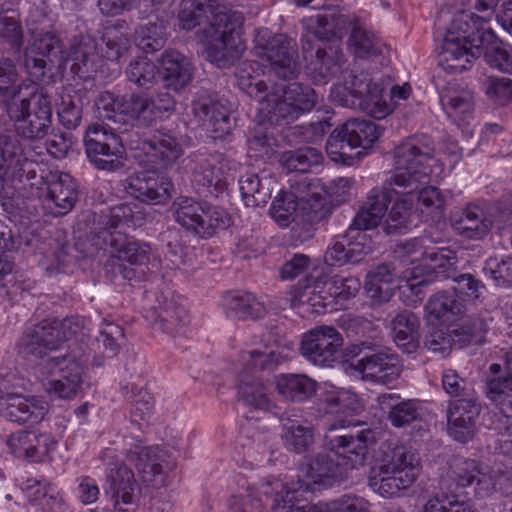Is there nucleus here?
<instances>
[{
  "instance_id": "obj_1",
  "label": "nucleus",
  "mask_w": 512,
  "mask_h": 512,
  "mask_svg": "<svg viewBox=\"0 0 512 512\" xmlns=\"http://www.w3.org/2000/svg\"><path fill=\"white\" fill-rule=\"evenodd\" d=\"M350 422L340 420L330 424L324 437L328 451L306 456L301 467L303 478L294 484H287L280 479L262 483L253 498L256 509L269 507L272 512H279L285 506L296 505L301 492H311L314 485H330V480L341 479L347 469H355L365 464L368 445L376 442L375 432L363 429L356 434L341 433Z\"/></svg>"
},
{
  "instance_id": "obj_2",
  "label": "nucleus",
  "mask_w": 512,
  "mask_h": 512,
  "mask_svg": "<svg viewBox=\"0 0 512 512\" xmlns=\"http://www.w3.org/2000/svg\"><path fill=\"white\" fill-rule=\"evenodd\" d=\"M178 19L182 29L191 30L204 22L206 59L217 67H229L243 51L240 30L244 21L239 11L223 7L213 9L207 0H182Z\"/></svg>"
},
{
  "instance_id": "obj_3",
  "label": "nucleus",
  "mask_w": 512,
  "mask_h": 512,
  "mask_svg": "<svg viewBox=\"0 0 512 512\" xmlns=\"http://www.w3.org/2000/svg\"><path fill=\"white\" fill-rule=\"evenodd\" d=\"M301 47L307 72L316 84H325L341 72V37L331 15L318 14L306 21Z\"/></svg>"
},
{
  "instance_id": "obj_4",
  "label": "nucleus",
  "mask_w": 512,
  "mask_h": 512,
  "mask_svg": "<svg viewBox=\"0 0 512 512\" xmlns=\"http://www.w3.org/2000/svg\"><path fill=\"white\" fill-rule=\"evenodd\" d=\"M484 24L483 18L472 12L454 15L443 38L439 60L443 69L461 73L468 69L472 59L482 54L484 46L495 37Z\"/></svg>"
},
{
  "instance_id": "obj_5",
  "label": "nucleus",
  "mask_w": 512,
  "mask_h": 512,
  "mask_svg": "<svg viewBox=\"0 0 512 512\" xmlns=\"http://www.w3.org/2000/svg\"><path fill=\"white\" fill-rule=\"evenodd\" d=\"M376 466L368 476V486L385 498L409 488L420 472L417 454L404 445L384 442L376 455Z\"/></svg>"
},
{
  "instance_id": "obj_6",
  "label": "nucleus",
  "mask_w": 512,
  "mask_h": 512,
  "mask_svg": "<svg viewBox=\"0 0 512 512\" xmlns=\"http://www.w3.org/2000/svg\"><path fill=\"white\" fill-rule=\"evenodd\" d=\"M507 475L499 470H493L480 462L465 458L462 456H452L448 460V470L440 478L439 487L442 491L443 499H439L446 506L449 502L460 501V490L466 487L474 486L475 495L479 498H486L497 491H502L503 481H506Z\"/></svg>"
},
{
  "instance_id": "obj_7",
  "label": "nucleus",
  "mask_w": 512,
  "mask_h": 512,
  "mask_svg": "<svg viewBox=\"0 0 512 512\" xmlns=\"http://www.w3.org/2000/svg\"><path fill=\"white\" fill-rule=\"evenodd\" d=\"M434 155L430 137L421 135L408 138L395 150V169L387 178V188L412 194L422 184H427L430 169L428 162Z\"/></svg>"
},
{
  "instance_id": "obj_8",
  "label": "nucleus",
  "mask_w": 512,
  "mask_h": 512,
  "mask_svg": "<svg viewBox=\"0 0 512 512\" xmlns=\"http://www.w3.org/2000/svg\"><path fill=\"white\" fill-rule=\"evenodd\" d=\"M85 328V320L79 316L46 319L23 332L16 343V352L25 361L43 359L58 350L61 344L76 337Z\"/></svg>"
},
{
  "instance_id": "obj_9",
  "label": "nucleus",
  "mask_w": 512,
  "mask_h": 512,
  "mask_svg": "<svg viewBox=\"0 0 512 512\" xmlns=\"http://www.w3.org/2000/svg\"><path fill=\"white\" fill-rule=\"evenodd\" d=\"M330 98L334 104L359 109L375 119H383L392 111V105L384 99L381 84L364 70H352L343 84H334Z\"/></svg>"
},
{
  "instance_id": "obj_10",
  "label": "nucleus",
  "mask_w": 512,
  "mask_h": 512,
  "mask_svg": "<svg viewBox=\"0 0 512 512\" xmlns=\"http://www.w3.org/2000/svg\"><path fill=\"white\" fill-rule=\"evenodd\" d=\"M129 206L113 207L109 215L100 216L97 226L91 231L90 241L98 250L111 248L114 257L130 265H145L149 262L151 248L146 243L128 240L121 227Z\"/></svg>"
},
{
  "instance_id": "obj_11",
  "label": "nucleus",
  "mask_w": 512,
  "mask_h": 512,
  "mask_svg": "<svg viewBox=\"0 0 512 512\" xmlns=\"http://www.w3.org/2000/svg\"><path fill=\"white\" fill-rule=\"evenodd\" d=\"M380 134V127L371 120L349 119L330 134L326 152L332 161L350 166L367 154Z\"/></svg>"
},
{
  "instance_id": "obj_12",
  "label": "nucleus",
  "mask_w": 512,
  "mask_h": 512,
  "mask_svg": "<svg viewBox=\"0 0 512 512\" xmlns=\"http://www.w3.org/2000/svg\"><path fill=\"white\" fill-rule=\"evenodd\" d=\"M28 362L35 365L36 374L43 376L42 386L48 394L69 400L79 392L85 361L75 352L59 356L48 353L43 359Z\"/></svg>"
},
{
  "instance_id": "obj_13",
  "label": "nucleus",
  "mask_w": 512,
  "mask_h": 512,
  "mask_svg": "<svg viewBox=\"0 0 512 512\" xmlns=\"http://www.w3.org/2000/svg\"><path fill=\"white\" fill-rule=\"evenodd\" d=\"M8 117L14 122L17 136L27 140L42 139L52 125L51 98L43 91H35L25 98L19 96L8 106Z\"/></svg>"
},
{
  "instance_id": "obj_14",
  "label": "nucleus",
  "mask_w": 512,
  "mask_h": 512,
  "mask_svg": "<svg viewBox=\"0 0 512 512\" xmlns=\"http://www.w3.org/2000/svg\"><path fill=\"white\" fill-rule=\"evenodd\" d=\"M172 212L181 227L204 239L230 225V217L222 208L186 196L173 202Z\"/></svg>"
},
{
  "instance_id": "obj_15",
  "label": "nucleus",
  "mask_w": 512,
  "mask_h": 512,
  "mask_svg": "<svg viewBox=\"0 0 512 512\" xmlns=\"http://www.w3.org/2000/svg\"><path fill=\"white\" fill-rule=\"evenodd\" d=\"M352 352L361 357L355 363H351L350 368L364 381L389 385L397 380L402 372L403 366L399 356L388 347L362 341L354 346Z\"/></svg>"
},
{
  "instance_id": "obj_16",
  "label": "nucleus",
  "mask_w": 512,
  "mask_h": 512,
  "mask_svg": "<svg viewBox=\"0 0 512 512\" xmlns=\"http://www.w3.org/2000/svg\"><path fill=\"white\" fill-rule=\"evenodd\" d=\"M127 129L107 127L104 124H90L84 134L83 144L89 162L98 170L116 171L124 166L122 137Z\"/></svg>"
},
{
  "instance_id": "obj_17",
  "label": "nucleus",
  "mask_w": 512,
  "mask_h": 512,
  "mask_svg": "<svg viewBox=\"0 0 512 512\" xmlns=\"http://www.w3.org/2000/svg\"><path fill=\"white\" fill-rule=\"evenodd\" d=\"M260 100L266 103L265 108L271 122L284 120L289 123L315 107L317 94L309 85L294 82L275 85Z\"/></svg>"
},
{
  "instance_id": "obj_18",
  "label": "nucleus",
  "mask_w": 512,
  "mask_h": 512,
  "mask_svg": "<svg viewBox=\"0 0 512 512\" xmlns=\"http://www.w3.org/2000/svg\"><path fill=\"white\" fill-rule=\"evenodd\" d=\"M254 54L270 63L272 72L280 79L291 80L298 76L300 63L295 42L284 34H274L268 29L257 31Z\"/></svg>"
},
{
  "instance_id": "obj_19",
  "label": "nucleus",
  "mask_w": 512,
  "mask_h": 512,
  "mask_svg": "<svg viewBox=\"0 0 512 512\" xmlns=\"http://www.w3.org/2000/svg\"><path fill=\"white\" fill-rule=\"evenodd\" d=\"M355 185L352 177H337L328 184L320 179H303V186L306 188L302 196L303 208L308 211L310 224H317L326 219L331 211V202L340 204L350 196Z\"/></svg>"
},
{
  "instance_id": "obj_20",
  "label": "nucleus",
  "mask_w": 512,
  "mask_h": 512,
  "mask_svg": "<svg viewBox=\"0 0 512 512\" xmlns=\"http://www.w3.org/2000/svg\"><path fill=\"white\" fill-rule=\"evenodd\" d=\"M101 458L107 462L105 493L115 512H133L140 496V487L126 463L115 460V449L108 447Z\"/></svg>"
},
{
  "instance_id": "obj_21",
  "label": "nucleus",
  "mask_w": 512,
  "mask_h": 512,
  "mask_svg": "<svg viewBox=\"0 0 512 512\" xmlns=\"http://www.w3.org/2000/svg\"><path fill=\"white\" fill-rule=\"evenodd\" d=\"M24 66L32 82L45 81L54 67L65 66V51L60 39L52 32L34 34L24 53Z\"/></svg>"
},
{
  "instance_id": "obj_22",
  "label": "nucleus",
  "mask_w": 512,
  "mask_h": 512,
  "mask_svg": "<svg viewBox=\"0 0 512 512\" xmlns=\"http://www.w3.org/2000/svg\"><path fill=\"white\" fill-rule=\"evenodd\" d=\"M344 338L333 326H319L304 333L300 342V354L309 362L330 367L342 353Z\"/></svg>"
},
{
  "instance_id": "obj_23",
  "label": "nucleus",
  "mask_w": 512,
  "mask_h": 512,
  "mask_svg": "<svg viewBox=\"0 0 512 512\" xmlns=\"http://www.w3.org/2000/svg\"><path fill=\"white\" fill-rule=\"evenodd\" d=\"M123 188L143 203L158 204L170 197L173 185L156 170H142L129 175L123 182Z\"/></svg>"
},
{
  "instance_id": "obj_24",
  "label": "nucleus",
  "mask_w": 512,
  "mask_h": 512,
  "mask_svg": "<svg viewBox=\"0 0 512 512\" xmlns=\"http://www.w3.org/2000/svg\"><path fill=\"white\" fill-rule=\"evenodd\" d=\"M371 251V240L363 232L348 228L346 233L338 236L327 246L324 261L329 266L357 264Z\"/></svg>"
},
{
  "instance_id": "obj_25",
  "label": "nucleus",
  "mask_w": 512,
  "mask_h": 512,
  "mask_svg": "<svg viewBox=\"0 0 512 512\" xmlns=\"http://www.w3.org/2000/svg\"><path fill=\"white\" fill-rule=\"evenodd\" d=\"M480 412L481 405L476 395L450 401L447 410L448 434L460 443L472 440Z\"/></svg>"
},
{
  "instance_id": "obj_26",
  "label": "nucleus",
  "mask_w": 512,
  "mask_h": 512,
  "mask_svg": "<svg viewBox=\"0 0 512 512\" xmlns=\"http://www.w3.org/2000/svg\"><path fill=\"white\" fill-rule=\"evenodd\" d=\"M226 162L222 154L198 158L192 169V182L198 188L207 191L209 195L218 197L229 185V175L224 173Z\"/></svg>"
},
{
  "instance_id": "obj_27",
  "label": "nucleus",
  "mask_w": 512,
  "mask_h": 512,
  "mask_svg": "<svg viewBox=\"0 0 512 512\" xmlns=\"http://www.w3.org/2000/svg\"><path fill=\"white\" fill-rule=\"evenodd\" d=\"M157 301L158 305L152 306L145 316L153 329L171 336L184 334L190 321L187 309L175 299L163 295L162 300Z\"/></svg>"
},
{
  "instance_id": "obj_28",
  "label": "nucleus",
  "mask_w": 512,
  "mask_h": 512,
  "mask_svg": "<svg viewBox=\"0 0 512 512\" xmlns=\"http://www.w3.org/2000/svg\"><path fill=\"white\" fill-rule=\"evenodd\" d=\"M402 261L414 263L423 259L430 270L435 272H450L454 270V251L449 248H431L425 250L421 240L412 238L396 245L394 250Z\"/></svg>"
},
{
  "instance_id": "obj_29",
  "label": "nucleus",
  "mask_w": 512,
  "mask_h": 512,
  "mask_svg": "<svg viewBox=\"0 0 512 512\" xmlns=\"http://www.w3.org/2000/svg\"><path fill=\"white\" fill-rule=\"evenodd\" d=\"M192 110L214 133L215 138H223L230 134L233 124L229 111L215 95L207 91L198 92L192 102Z\"/></svg>"
},
{
  "instance_id": "obj_30",
  "label": "nucleus",
  "mask_w": 512,
  "mask_h": 512,
  "mask_svg": "<svg viewBox=\"0 0 512 512\" xmlns=\"http://www.w3.org/2000/svg\"><path fill=\"white\" fill-rule=\"evenodd\" d=\"M45 186L51 214L63 216L73 209L78 200V187L69 174L48 172L45 177Z\"/></svg>"
},
{
  "instance_id": "obj_31",
  "label": "nucleus",
  "mask_w": 512,
  "mask_h": 512,
  "mask_svg": "<svg viewBox=\"0 0 512 512\" xmlns=\"http://www.w3.org/2000/svg\"><path fill=\"white\" fill-rule=\"evenodd\" d=\"M48 411L46 401L24 395L12 396L0 402V415L10 422L20 425L41 422Z\"/></svg>"
},
{
  "instance_id": "obj_32",
  "label": "nucleus",
  "mask_w": 512,
  "mask_h": 512,
  "mask_svg": "<svg viewBox=\"0 0 512 512\" xmlns=\"http://www.w3.org/2000/svg\"><path fill=\"white\" fill-rule=\"evenodd\" d=\"M135 148L142 149L146 155L159 159L165 167L174 163L183 154L177 138L164 128L157 129L149 135L144 133Z\"/></svg>"
},
{
  "instance_id": "obj_33",
  "label": "nucleus",
  "mask_w": 512,
  "mask_h": 512,
  "mask_svg": "<svg viewBox=\"0 0 512 512\" xmlns=\"http://www.w3.org/2000/svg\"><path fill=\"white\" fill-rule=\"evenodd\" d=\"M485 395L502 412L512 411V368L493 363L485 375Z\"/></svg>"
},
{
  "instance_id": "obj_34",
  "label": "nucleus",
  "mask_w": 512,
  "mask_h": 512,
  "mask_svg": "<svg viewBox=\"0 0 512 512\" xmlns=\"http://www.w3.org/2000/svg\"><path fill=\"white\" fill-rule=\"evenodd\" d=\"M99 44L90 36H75L68 51H65V65L71 62V70L80 78H89L98 66Z\"/></svg>"
},
{
  "instance_id": "obj_35",
  "label": "nucleus",
  "mask_w": 512,
  "mask_h": 512,
  "mask_svg": "<svg viewBox=\"0 0 512 512\" xmlns=\"http://www.w3.org/2000/svg\"><path fill=\"white\" fill-rule=\"evenodd\" d=\"M165 86L179 91L193 80L194 66L191 59L176 50H167L160 59Z\"/></svg>"
},
{
  "instance_id": "obj_36",
  "label": "nucleus",
  "mask_w": 512,
  "mask_h": 512,
  "mask_svg": "<svg viewBox=\"0 0 512 512\" xmlns=\"http://www.w3.org/2000/svg\"><path fill=\"white\" fill-rule=\"evenodd\" d=\"M376 402L392 426L403 428L420 419L418 402L405 399L397 393L380 394Z\"/></svg>"
},
{
  "instance_id": "obj_37",
  "label": "nucleus",
  "mask_w": 512,
  "mask_h": 512,
  "mask_svg": "<svg viewBox=\"0 0 512 512\" xmlns=\"http://www.w3.org/2000/svg\"><path fill=\"white\" fill-rule=\"evenodd\" d=\"M306 188L303 186V180L297 183L295 191L281 190L274 198L269 209L270 216L280 225L288 226L298 215L300 210L303 220L308 221V211L303 208L302 196Z\"/></svg>"
},
{
  "instance_id": "obj_38",
  "label": "nucleus",
  "mask_w": 512,
  "mask_h": 512,
  "mask_svg": "<svg viewBox=\"0 0 512 512\" xmlns=\"http://www.w3.org/2000/svg\"><path fill=\"white\" fill-rule=\"evenodd\" d=\"M26 163H31V160L24 156L17 137L0 135V173L25 185Z\"/></svg>"
},
{
  "instance_id": "obj_39",
  "label": "nucleus",
  "mask_w": 512,
  "mask_h": 512,
  "mask_svg": "<svg viewBox=\"0 0 512 512\" xmlns=\"http://www.w3.org/2000/svg\"><path fill=\"white\" fill-rule=\"evenodd\" d=\"M125 460L134 464L135 468L142 475L144 482L151 483L155 477L162 474L168 465L165 459V452L159 446L141 448L136 446L127 451Z\"/></svg>"
},
{
  "instance_id": "obj_40",
  "label": "nucleus",
  "mask_w": 512,
  "mask_h": 512,
  "mask_svg": "<svg viewBox=\"0 0 512 512\" xmlns=\"http://www.w3.org/2000/svg\"><path fill=\"white\" fill-rule=\"evenodd\" d=\"M237 394L240 401L254 409L271 411L275 406L269 387L260 378L247 371L239 376Z\"/></svg>"
},
{
  "instance_id": "obj_41",
  "label": "nucleus",
  "mask_w": 512,
  "mask_h": 512,
  "mask_svg": "<svg viewBox=\"0 0 512 512\" xmlns=\"http://www.w3.org/2000/svg\"><path fill=\"white\" fill-rule=\"evenodd\" d=\"M330 297L329 290H321L320 282H316L314 285H304L299 282L297 285L291 286L286 292L284 301L290 307L306 305L310 308L311 313L321 314L325 312Z\"/></svg>"
},
{
  "instance_id": "obj_42",
  "label": "nucleus",
  "mask_w": 512,
  "mask_h": 512,
  "mask_svg": "<svg viewBox=\"0 0 512 512\" xmlns=\"http://www.w3.org/2000/svg\"><path fill=\"white\" fill-rule=\"evenodd\" d=\"M222 305L228 317L242 320L261 319L267 314L265 305L249 292H227Z\"/></svg>"
},
{
  "instance_id": "obj_43",
  "label": "nucleus",
  "mask_w": 512,
  "mask_h": 512,
  "mask_svg": "<svg viewBox=\"0 0 512 512\" xmlns=\"http://www.w3.org/2000/svg\"><path fill=\"white\" fill-rule=\"evenodd\" d=\"M391 336L394 343L404 353L410 354L419 346V321L410 311H402L394 316L390 323Z\"/></svg>"
},
{
  "instance_id": "obj_44",
  "label": "nucleus",
  "mask_w": 512,
  "mask_h": 512,
  "mask_svg": "<svg viewBox=\"0 0 512 512\" xmlns=\"http://www.w3.org/2000/svg\"><path fill=\"white\" fill-rule=\"evenodd\" d=\"M280 438L284 447L298 454L306 452L314 443V432L310 425L291 418L289 415L280 416Z\"/></svg>"
},
{
  "instance_id": "obj_45",
  "label": "nucleus",
  "mask_w": 512,
  "mask_h": 512,
  "mask_svg": "<svg viewBox=\"0 0 512 512\" xmlns=\"http://www.w3.org/2000/svg\"><path fill=\"white\" fill-rule=\"evenodd\" d=\"M493 221L486 216L484 210L474 204L463 209L458 218H453L452 226L462 236L470 239H481L486 236Z\"/></svg>"
},
{
  "instance_id": "obj_46",
  "label": "nucleus",
  "mask_w": 512,
  "mask_h": 512,
  "mask_svg": "<svg viewBox=\"0 0 512 512\" xmlns=\"http://www.w3.org/2000/svg\"><path fill=\"white\" fill-rule=\"evenodd\" d=\"M278 393L287 401L303 402L316 392V382L305 374H281L276 378Z\"/></svg>"
},
{
  "instance_id": "obj_47",
  "label": "nucleus",
  "mask_w": 512,
  "mask_h": 512,
  "mask_svg": "<svg viewBox=\"0 0 512 512\" xmlns=\"http://www.w3.org/2000/svg\"><path fill=\"white\" fill-rule=\"evenodd\" d=\"M425 309L430 316L437 320L450 322L464 314L466 305L464 299L454 293L440 291L429 298Z\"/></svg>"
},
{
  "instance_id": "obj_48",
  "label": "nucleus",
  "mask_w": 512,
  "mask_h": 512,
  "mask_svg": "<svg viewBox=\"0 0 512 512\" xmlns=\"http://www.w3.org/2000/svg\"><path fill=\"white\" fill-rule=\"evenodd\" d=\"M395 276L390 265H378L367 274L364 285L367 295L378 303L389 301L395 290Z\"/></svg>"
},
{
  "instance_id": "obj_49",
  "label": "nucleus",
  "mask_w": 512,
  "mask_h": 512,
  "mask_svg": "<svg viewBox=\"0 0 512 512\" xmlns=\"http://www.w3.org/2000/svg\"><path fill=\"white\" fill-rule=\"evenodd\" d=\"M440 102L447 116L458 125L472 118L474 110L472 92L448 89L440 95Z\"/></svg>"
},
{
  "instance_id": "obj_50",
  "label": "nucleus",
  "mask_w": 512,
  "mask_h": 512,
  "mask_svg": "<svg viewBox=\"0 0 512 512\" xmlns=\"http://www.w3.org/2000/svg\"><path fill=\"white\" fill-rule=\"evenodd\" d=\"M242 199L248 207L264 206L271 198V178L245 173L238 181Z\"/></svg>"
},
{
  "instance_id": "obj_51",
  "label": "nucleus",
  "mask_w": 512,
  "mask_h": 512,
  "mask_svg": "<svg viewBox=\"0 0 512 512\" xmlns=\"http://www.w3.org/2000/svg\"><path fill=\"white\" fill-rule=\"evenodd\" d=\"M279 512H369V503L357 495H343L331 504L285 506Z\"/></svg>"
},
{
  "instance_id": "obj_52",
  "label": "nucleus",
  "mask_w": 512,
  "mask_h": 512,
  "mask_svg": "<svg viewBox=\"0 0 512 512\" xmlns=\"http://www.w3.org/2000/svg\"><path fill=\"white\" fill-rule=\"evenodd\" d=\"M383 46L380 38L362 26H354L348 39L349 51L359 59H370L380 55Z\"/></svg>"
},
{
  "instance_id": "obj_53",
  "label": "nucleus",
  "mask_w": 512,
  "mask_h": 512,
  "mask_svg": "<svg viewBox=\"0 0 512 512\" xmlns=\"http://www.w3.org/2000/svg\"><path fill=\"white\" fill-rule=\"evenodd\" d=\"M152 98L143 94L131 93L124 104V110L128 117L143 127L151 126L158 118H162Z\"/></svg>"
},
{
  "instance_id": "obj_54",
  "label": "nucleus",
  "mask_w": 512,
  "mask_h": 512,
  "mask_svg": "<svg viewBox=\"0 0 512 512\" xmlns=\"http://www.w3.org/2000/svg\"><path fill=\"white\" fill-rule=\"evenodd\" d=\"M135 42L145 53H154L166 43V27L163 21L156 19L142 24L135 31Z\"/></svg>"
},
{
  "instance_id": "obj_55",
  "label": "nucleus",
  "mask_w": 512,
  "mask_h": 512,
  "mask_svg": "<svg viewBox=\"0 0 512 512\" xmlns=\"http://www.w3.org/2000/svg\"><path fill=\"white\" fill-rule=\"evenodd\" d=\"M86 93L78 90L62 97L57 109L59 122L67 130H75L82 121Z\"/></svg>"
},
{
  "instance_id": "obj_56",
  "label": "nucleus",
  "mask_w": 512,
  "mask_h": 512,
  "mask_svg": "<svg viewBox=\"0 0 512 512\" xmlns=\"http://www.w3.org/2000/svg\"><path fill=\"white\" fill-rule=\"evenodd\" d=\"M454 270L450 272H435V275L439 279H449L451 278L455 285L452 288V293L462 298V296H467L469 298L478 299L485 286L484 284L476 279L472 274H458L457 272V255L454 252Z\"/></svg>"
},
{
  "instance_id": "obj_57",
  "label": "nucleus",
  "mask_w": 512,
  "mask_h": 512,
  "mask_svg": "<svg viewBox=\"0 0 512 512\" xmlns=\"http://www.w3.org/2000/svg\"><path fill=\"white\" fill-rule=\"evenodd\" d=\"M125 74L129 82L141 89L148 90L157 82L159 69L154 62L146 57H137L130 61Z\"/></svg>"
},
{
  "instance_id": "obj_58",
  "label": "nucleus",
  "mask_w": 512,
  "mask_h": 512,
  "mask_svg": "<svg viewBox=\"0 0 512 512\" xmlns=\"http://www.w3.org/2000/svg\"><path fill=\"white\" fill-rule=\"evenodd\" d=\"M122 393L131 402V420L132 422L140 425V423L147 422L154 409V397L144 388H137L132 386H124Z\"/></svg>"
},
{
  "instance_id": "obj_59",
  "label": "nucleus",
  "mask_w": 512,
  "mask_h": 512,
  "mask_svg": "<svg viewBox=\"0 0 512 512\" xmlns=\"http://www.w3.org/2000/svg\"><path fill=\"white\" fill-rule=\"evenodd\" d=\"M128 98L129 94L119 98L110 92L101 93L95 103L100 118L111 121L115 127H121V130H124L122 126L127 116L124 104Z\"/></svg>"
},
{
  "instance_id": "obj_60",
  "label": "nucleus",
  "mask_w": 512,
  "mask_h": 512,
  "mask_svg": "<svg viewBox=\"0 0 512 512\" xmlns=\"http://www.w3.org/2000/svg\"><path fill=\"white\" fill-rule=\"evenodd\" d=\"M323 160L322 153L314 147H302L285 152L281 158L282 165L289 172L306 173Z\"/></svg>"
},
{
  "instance_id": "obj_61",
  "label": "nucleus",
  "mask_w": 512,
  "mask_h": 512,
  "mask_svg": "<svg viewBox=\"0 0 512 512\" xmlns=\"http://www.w3.org/2000/svg\"><path fill=\"white\" fill-rule=\"evenodd\" d=\"M131 47V40L127 34L116 28H107L101 37L98 49L108 60H118Z\"/></svg>"
},
{
  "instance_id": "obj_62",
  "label": "nucleus",
  "mask_w": 512,
  "mask_h": 512,
  "mask_svg": "<svg viewBox=\"0 0 512 512\" xmlns=\"http://www.w3.org/2000/svg\"><path fill=\"white\" fill-rule=\"evenodd\" d=\"M412 194L403 195V198H397L390 209L384 225L386 234L401 233L407 227L409 211L412 208Z\"/></svg>"
},
{
  "instance_id": "obj_63",
  "label": "nucleus",
  "mask_w": 512,
  "mask_h": 512,
  "mask_svg": "<svg viewBox=\"0 0 512 512\" xmlns=\"http://www.w3.org/2000/svg\"><path fill=\"white\" fill-rule=\"evenodd\" d=\"M483 272L497 286H512V256L488 258L485 261Z\"/></svg>"
},
{
  "instance_id": "obj_64",
  "label": "nucleus",
  "mask_w": 512,
  "mask_h": 512,
  "mask_svg": "<svg viewBox=\"0 0 512 512\" xmlns=\"http://www.w3.org/2000/svg\"><path fill=\"white\" fill-rule=\"evenodd\" d=\"M482 86L488 98L500 105L512 100V79L510 78L489 76Z\"/></svg>"
}]
</instances>
